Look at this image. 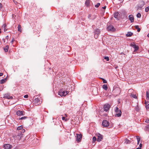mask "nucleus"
I'll return each mask as SVG.
<instances>
[{"label": "nucleus", "mask_w": 149, "mask_h": 149, "mask_svg": "<svg viewBox=\"0 0 149 149\" xmlns=\"http://www.w3.org/2000/svg\"><path fill=\"white\" fill-rule=\"evenodd\" d=\"M108 24L107 25V30L109 31L114 32L116 31V29L112 25H108Z\"/></svg>", "instance_id": "obj_1"}, {"label": "nucleus", "mask_w": 149, "mask_h": 149, "mask_svg": "<svg viewBox=\"0 0 149 149\" xmlns=\"http://www.w3.org/2000/svg\"><path fill=\"white\" fill-rule=\"evenodd\" d=\"M94 38L95 39H97L99 36L100 33V31L99 29H95L94 31Z\"/></svg>", "instance_id": "obj_2"}, {"label": "nucleus", "mask_w": 149, "mask_h": 149, "mask_svg": "<svg viewBox=\"0 0 149 149\" xmlns=\"http://www.w3.org/2000/svg\"><path fill=\"white\" fill-rule=\"evenodd\" d=\"M58 95L61 96H65V88L61 89L58 92Z\"/></svg>", "instance_id": "obj_3"}, {"label": "nucleus", "mask_w": 149, "mask_h": 149, "mask_svg": "<svg viewBox=\"0 0 149 149\" xmlns=\"http://www.w3.org/2000/svg\"><path fill=\"white\" fill-rule=\"evenodd\" d=\"M115 112L117 113L116 114V115L118 117L120 116L121 115V112L120 110H119V108L116 107V109L115 110Z\"/></svg>", "instance_id": "obj_4"}, {"label": "nucleus", "mask_w": 149, "mask_h": 149, "mask_svg": "<svg viewBox=\"0 0 149 149\" xmlns=\"http://www.w3.org/2000/svg\"><path fill=\"white\" fill-rule=\"evenodd\" d=\"M111 106L108 104H105L104 106V111H107L110 108Z\"/></svg>", "instance_id": "obj_5"}, {"label": "nucleus", "mask_w": 149, "mask_h": 149, "mask_svg": "<svg viewBox=\"0 0 149 149\" xmlns=\"http://www.w3.org/2000/svg\"><path fill=\"white\" fill-rule=\"evenodd\" d=\"M42 102V99L40 97H35V99H34L35 102Z\"/></svg>", "instance_id": "obj_6"}, {"label": "nucleus", "mask_w": 149, "mask_h": 149, "mask_svg": "<svg viewBox=\"0 0 149 149\" xmlns=\"http://www.w3.org/2000/svg\"><path fill=\"white\" fill-rule=\"evenodd\" d=\"M102 125L104 127H107L109 125V122L107 120H104L102 122Z\"/></svg>", "instance_id": "obj_7"}, {"label": "nucleus", "mask_w": 149, "mask_h": 149, "mask_svg": "<svg viewBox=\"0 0 149 149\" xmlns=\"http://www.w3.org/2000/svg\"><path fill=\"white\" fill-rule=\"evenodd\" d=\"M25 132V130L23 129V126L21 125L19 126V134L20 133L21 135H22V133H24Z\"/></svg>", "instance_id": "obj_8"}, {"label": "nucleus", "mask_w": 149, "mask_h": 149, "mask_svg": "<svg viewBox=\"0 0 149 149\" xmlns=\"http://www.w3.org/2000/svg\"><path fill=\"white\" fill-rule=\"evenodd\" d=\"M131 46L134 48L135 49L134 51V52L139 49V47L137 45H136L134 43H131Z\"/></svg>", "instance_id": "obj_9"}, {"label": "nucleus", "mask_w": 149, "mask_h": 149, "mask_svg": "<svg viewBox=\"0 0 149 149\" xmlns=\"http://www.w3.org/2000/svg\"><path fill=\"white\" fill-rule=\"evenodd\" d=\"M77 135V141H78L80 142L81 141L82 135L81 134H76Z\"/></svg>", "instance_id": "obj_10"}, {"label": "nucleus", "mask_w": 149, "mask_h": 149, "mask_svg": "<svg viewBox=\"0 0 149 149\" xmlns=\"http://www.w3.org/2000/svg\"><path fill=\"white\" fill-rule=\"evenodd\" d=\"M12 147V146L8 144H4L3 146V147L6 149H10Z\"/></svg>", "instance_id": "obj_11"}, {"label": "nucleus", "mask_w": 149, "mask_h": 149, "mask_svg": "<svg viewBox=\"0 0 149 149\" xmlns=\"http://www.w3.org/2000/svg\"><path fill=\"white\" fill-rule=\"evenodd\" d=\"M129 19L131 22H133L134 21V17L133 15H130L129 16Z\"/></svg>", "instance_id": "obj_12"}, {"label": "nucleus", "mask_w": 149, "mask_h": 149, "mask_svg": "<svg viewBox=\"0 0 149 149\" xmlns=\"http://www.w3.org/2000/svg\"><path fill=\"white\" fill-rule=\"evenodd\" d=\"M130 95V96L131 97L133 98H134L136 99V100H138V96L136 95V94H134V93L132 94L131 95Z\"/></svg>", "instance_id": "obj_13"}, {"label": "nucleus", "mask_w": 149, "mask_h": 149, "mask_svg": "<svg viewBox=\"0 0 149 149\" xmlns=\"http://www.w3.org/2000/svg\"><path fill=\"white\" fill-rule=\"evenodd\" d=\"M97 137V141L98 142H100L102 139L103 136L102 135L99 134V135H98Z\"/></svg>", "instance_id": "obj_14"}, {"label": "nucleus", "mask_w": 149, "mask_h": 149, "mask_svg": "<svg viewBox=\"0 0 149 149\" xmlns=\"http://www.w3.org/2000/svg\"><path fill=\"white\" fill-rule=\"evenodd\" d=\"M128 93L130 95L134 93V91L133 89H130L128 91Z\"/></svg>", "instance_id": "obj_15"}, {"label": "nucleus", "mask_w": 149, "mask_h": 149, "mask_svg": "<svg viewBox=\"0 0 149 149\" xmlns=\"http://www.w3.org/2000/svg\"><path fill=\"white\" fill-rule=\"evenodd\" d=\"M114 92L115 93H116L117 92V93L119 94L120 92V90L119 88H116V89L113 90Z\"/></svg>", "instance_id": "obj_16"}, {"label": "nucleus", "mask_w": 149, "mask_h": 149, "mask_svg": "<svg viewBox=\"0 0 149 149\" xmlns=\"http://www.w3.org/2000/svg\"><path fill=\"white\" fill-rule=\"evenodd\" d=\"M146 98L147 100H149V90H147L146 92Z\"/></svg>", "instance_id": "obj_17"}, {"label": "nucleus", "mask_w": 149, "mask_h": 149, "mask_svg": "<svg viewBox=\"0 0 149 149\" xmlns=\"http://www.w3.org/2000/svg\"><path fill=\"white\" fill-rule=\"evenodd\" d=\"M4 97L8 99H12V97L10 96L8 94H7L5 95Z\"/></svg>", "instance_id": "obj_18"}, {"label": "nucleus", "mask_w": 149, "mask_h": 149, "mask_svg": "<svg viewBox=\"0 0 149 149\" xmlns=\"http://www.w3.org/2000/svg\"><path fill=\"white\" fill-rule=\"evenodd\" d=\"M133 35V33L130 32H128L126 34L127 37H129L132 36Z\"/></svg>", "instance_id": "obj_19"}, {"label": "nucleus", "mask_w": 149, "mask_h": 149, "mask_svg": "<svg viewBox=\"0 0 149 149\" xmlns=\"http://www.w3.org/2000/svg\"><path fill=\"white\" fill-rule=\"evenodd\" d=\"M25 112L24 111L19 110V116H23L25 114Z\"/></svg>", "instance_id": "obj_20"}, {"label": "nucleus", "mask_w": 149, "mask_h": 149, "mask_svg": "<svg viewBox=\"0 0 149 149\" xmlns=\"http://www.w3.org/2000/svg\"><path fill=\"white\" fill-rule=\"evenodd\" d=\"M7 81L6 78H5L3 79H2L0 81V83L1 84H3L5 83Z\"/></svg>", "instance_id": "obj_21"}, {"label": "nucleus", "mask_w": 149, "mask_h": 149, "mask_svg": "<svg viewBox=\"0 0 149 149\" xmlns=\"http://www.w3.org/2000/svg\"><path fill=\"white\" fill-rule=\"evenodd\" d=\"M119 13L118 12H115L114 13V17L115 18H117L118 16Z\"/></svg>", "instance_id": "obj_22"}, {"label": "nucleus", "mask_w": 149, "mask_h": 149, "mask_svg": "<svg viewBox=\"0 0 149 149\" xmlns=\"http://www.w3.org/2000/svg\"><path fill=\"white\" fill-rule=\"evenodd\" d=\"M131 142V141L128 140L127 139H125V143L126 144H129Z\"/></svg>", "instance_id": "obj_23"}, {"label": "nucleus", "mask_w": 149, "mask_h": 149, "mask_svg": "<svg viewBox=\"0 0 149 149\" xmlns=\"http://www.w3.org/2000/svg\"><path fill=\"white\" fill-rule=\"evenodd\" d=\"M28 118V117L26 116H24L22 117H21L19 116V120H25Z\"/></svg>", "instance_id": "obj_24"}, {"label": "nucleus", "mask_w": 149, "mask_h": 149, "mask_svg": "<svg viewBox=\"0 0 149 149\" xmlns=\"http://www.w3.org/2000/svg\"><path fill=\"white\" fill-rule=\"evenodd\" d=\"M135 28L137 30V31L139 32L140 31L141 29L139 28L138 25H136L134 26Z\"/></svg>", "instance_id": "obj_25"}, {"label": "nucleus", "mask_w": 149, "mask_h": 149, "mask_svg": "<svg viewBox=\"0 0 149 149\" xmlns=\"http://www.w3.org/2000/svg\"><path fill=\"white\" fill-rule=\"evenodd\" d=\"M8 46L6 45V47L3 48V49L5 52H7L8 51Z\"/></svg>", "instance_id": "obj_26"}, {"label": "nucleus", "mask_w": 149, "mask_h": 149, "mask_svg": "<svg viewBox=\"0 0 149 149\" xmlns=\"http://www.w3.org/2000/svg\"><path fill=\"white\" fill-rule=\"evenodd\" d=\"M90 3V0H86L85 2V4L87 6H88Z\"/></svg>", "instance_id": "obj_27"}, {"label": "nucleus", "mask_w": 149, "mask_h": 149, "mask_svg": "<svg viewBox=\"0 0 149 149\" xmlns=\"http://www.w3.org/2000/svg\"><path fill=\"white\" fill-rule=\"evenodd\" d=\"M103 88L105 90H107L108 89V87L106 84H104L103 86Z\"/></svg>", "instance_id": "obj_28"}, {"label": "nucleus", "mask_w": 149, "mask_h": 149, "mask_svg": "<svg viewBox=\"0 0 149 149\" xmlns=\"http://www.w3.org/2000/svg\"><path fill=\"white\" fill-rule=\"evenodd\" d=\"M146 105V107L147 110L149 109V103H145Z\"/></svg>", "instance_id": "obj_29"}, {"label": "nucleus", "mask_w": 149, "mask_h": 149, "mask_svg": "<svg viewBox=\"0 0 149 149\" xmlns=\"http://www.w3.org/2000/svg\"><path fill=\"white\" fill-rule=\"evenodd\" d=\"M145 2L144 1H140L139 3L140 4H141V5L142 6H143L144 4H145Z\"/></svg>", "instance_id": "obj_30"}, {"label": "nucleus", "mask_w": 149, "mask_h": 149, "mask_svg": "<svg viewBox=\"0 0 149 149\" xmlns=\"http://www.w3.org/2000/svg\"><path fill=\"white\" fill-rule=\"evenodd\" d=\"M136 137L137 140V144H139L140 140V138L138 136H136Z\"/></svg>", "instance_id": "obj_31"}, {"label": "nucleus", "mask_w": 149, "mask_h": 149, "mask_svg": "<svg viewBox=\"0 0 149 149\" xmlns=\"http://www.w3.org/2000/svg\"><path fill=\"white\" fill-rule=\"evenodd\" d=\"M141 14L140 13H138L136 15V16L137 17L140 18L141 17Z\"/></svg>", "instance_id": "obj_32"}, {"label": "nucleus", "mask_w": 149, "mask_h": 149, "mask_svg": "<svg viewBox=\"0 0 149 149\" xmlns=\"http://www.w3.org/2000/svg\"><path fill=\"white\" fill-rule=\"evenodd\" d=\"M104 58L107 61H109V58L108 56H105L104 57Z\"/></svg>", "instance_id": "obj_33"}, {"label": "nucleus", "mask_w": 149, "mask_h": 149, "mask_svg": "<svg viewBox=\"0 0 149 149\" xmlns=\"http://www.w3.org/2000/svg\"><path fill=\"white\" fill-rule=\"evenodd\" d=\"M100 5V3H97L96 5H95V7L96 8H98Z\"/></svg>", "instance_id": "obj_34"}, {"label": "nucleus", "mask_w": 149, "mask_h": 149, "mask_svg": "<svg viewBox=\"0 0 149 149\" xmlns=\"http://www.w3.org/2000/svg\"><path fill=\"white\" fill-rule=\"evenodd\" d=\"M149 10V6H148L146 8L145 11L146 12H148Z\"/></svg>", "instance_id": "obj_35"}, {"label": "nucleus", "mask_w": 149, "mask_h": 149, "mask_svg": "<svg viewBox=\"0 0 149 149\" xmlns=\"http://www.w3.org/2000/svg\"><path fill=\"white\" fill-rule=\"evenodd\" d=\"M93 142H94L96 140V138L95 136H94L93 137Z\"/></svg>", "instance_id": "obj_36"}, {"label": "nucleus", "mask_w": 149, "mask_h": 149, "mask_svg": "<svg viewBox=\"0 0 149 149\" xmlns=\"http://www.w3.org/2000/svg\"><path fill=\"white\" fill-rule=\"evenodd\" d=\"M21 26L20 25H19V32L21 33L22 32V30L21 29Z\"/></svg>", "instance_id": "obj_37"}, {"label": "nucleus", "mask_w": 149, "mask_h": 149, "mask_svg": "<svg viewBox=\"0 0 149 149\" xmlns=\"http://www.w3.org/2000/svg\"><path fill=\"white\" fill-rule=\"evenodd\" d=\"M70 91H65V95L69 93Z\"/></svg>", "instance_id": "obj_38"}, {"label": "nucleus", "mask_w": 149, "mask_h": 149, "mask_svg": "<svg viewBox=\"0 0 149 149\" xmlns=\"http://www.w3.org/2000/svg\"><path fill=\"white\" fill-rule=\"evenodd\" d=\"M62 119L63 120H65V121H67V120H68V119H65V117H62Z\"/></svg>", "instance_id": "obj_39"}, {"label": "nucleus", "mask_w": 149, "mask_h": 149, "mask_svg": "<svg viewBox=\"0 0 149 149\" xmlns=\"http://www.w3.org/2000/svg\"><path fill=\"white\" fill-rule=\"evenodd\" d=\"M142 7H143V6H142L141 4H139V5L138 6V8H141Z\"/></svg>", "instance_id": "obj_40"}, {"label": "nucleus", "mask_w": 149, "mask_h": 149, "mask_svg": "<svg viewBox=\"0 0 149 149\" xmlns=\"http://www.w3.org/2000/svg\"><path fill=\"white\" fill-rule=\"evenodd\" d=\"M147 130L149 131V124L146 127Z\"/></svg>", "instance_id": "obj_41"}, {"label": "nucleus", "mask_w": 149, "mask_h": 149, "mask_svg": "<svg viewBox=\"0 0 149 149\" xmlns=\"http://www.w3.org/2000/svg\"><path fill=\"white\" fill-rule=\"evenodd\" d=\"M13 2H14V3L15 4V5H17V3H18V2L17 1H15V0H13Z\"/></svg>", "instance_id": "obj_42"}, {"label": "nucleus", "mask_w": 149, "mask_h": 149, "mask_svg": "<svg viewBox=\"0 0 149 149\" xmlns=\"http://www.w3.org/2000/svg\"><path fill=\"white\" fill-rule=\"evenodd\" d=\"M24 97L25 98H28V95H26L24 96Z\"/></svg>", "instance_id": "obj_43"}, {"label": "nucleus", "mask_w": 149, "mask_h": 149, "mask_svg": "<svg viewBox=\"0 0 149 149\" xmlns=\"http://www.w3.org/2000/svg\"><path fill=\"white\" fill-rule=\"evenodd\" d=\"M145 122L147 123H149V119H146V120Z\"/></svg>", "instance_id": "obj_44"}, {"label": "nucleus", "mask_w": 149, "mask_h": 149, "mask_svg": "<svg viewBox=\"0 0 149 149\" xmlns=\"http://www.w3.org/2000/svg\"><path fill=\"white\" fill-rule=\"evenodd\" d=\"M103 83H107V81L106 80H104V79H103Z\"/></svg>", "instance_id": "obj_45"}, {"label": "nucleus", "mask_w": 149, "mask_h": 149, "mask_svg": "<svg viewBox=\"0 0 149 149\" xmlns=\"http://www.w3.org/2000/svg\"><path fill=\"white\" fill-rule=\"evenodd\" d=\"M8 38H9V36H7L5 37L6 39L7 40H8Z\"/></svg>", "instance_id": "obj_46"}, {"label": "nucleus", "mask_w": 149, "mask_h": 149, "mask_svg": "<svg viewBox=\"0 0 149 149\" xmlns=\"http://www.w3.org/2000/svg\"><path fill=\"white\" fill-rule=\"evenodd\" d=\"M142 143H141L140 144H139V147H139L140 148H141L142 147Z\"/></svg>", "instance_id": "obj_47"}, {"label": "nucleus", "mask_w": 149, "mask_h": 149, "mask_svg": "<svg viewBox=\"0 0 149 149\" xmlns=\"http://www.w3.org/2000/svg\"><path fill=\"white\" fill-rule=\"evenodd\" d=\"M2 40L4 42H6V39H5L3 38L2 39Z\"/></svg>", "instance_id": "obj_48"}, {"label": "nucleus", "mask_w": 149, "mask_h": 149, "mask_svg": "<svg viewBox=\"0 0 149 149\" xmlns=\"http://www.w3.org/2000/svg\"><path fill=\"white\" fill-rule=\"evenodd\" d=\"M91 17V15L90 14H89L88 16V18H90Z\"/></svg>", "instance_id": "obj_49"}, {"label": "nucleus", "mask_w": 149, "mask_h": 149, "mask_svg": "<svg viewBox=\"0 0 149 149\" xmlns=\"http://www.w3.org/2000/svg\"><path fill=\"white\" fill-rule=\"evenodd\" d=\"M3 74L2 73H0V77L2 76Z\"/></svg>", "instance_id": "obj_50"}, {"label": "nucleus", "mask_w": 149, "mask_h": 149, "mask_svg": "<svg viewBox=\"0 0 149 149\" xmlns=\"http://www.w3.org/2000/svg\"><path fill=\"white\" fill-rule=\"evenodd\" d=\"M106 8V6H104V7H102V8L104 9H105Z\"/></svg>", "instance_id": "obj_51"}, {"label": "nucleus", "mask_w": 149, "mask_h": 149, "mask_svg": "<svg viewBox=\"0 0 149 149\" xmlns=\"http://www.w3.org/2000/svg\"><path fill=\"white\" fill-rule=\"evenodd\" d=\"M35 103V105H36V106L39 105L38 104V103Z\"/></svg>", "instance_id": "obj_52"}, {"label": "nucleus", "mask_w": 149, "mask_h": 149, "mask_svg": "<svg viewBox=\"0 0 149 149\" xmlns=\"http://www.w3.org/2000/svg\"><path fill=\"white\" fill-rule=\"evenodd\" d=\"M17 30H18L19 31V25H18L17 26Z\"/></svg>", "instance_id": "obj_53"}, {"label": "nucleus", "mask_w": 149, "mask_h": 149, "mask_svg": "<svg viewBox=\"0 0 149 149\" xmlns=\"http://www.w3.org/2000/svg\"><path fill=\"white\" fill-rule=\"evenodd\" d=\"M18 111H17V112L16 113V114H17V115H18Z\"/></svg>", "instance_id": "obj_54"}, {"label": "nucleus", "mask_w": 149, "mask_h": 149, "mask_svg": "<svg viewBox=\"0 0 149 149\" xmlns=\"http://www.w3.org/2000/svg\"><path fill=\"white\" fill-rule=\"evenodd\" d=\"M136 149H141V148H140V147L139 148L138 147V148H136Z\"/></svg>", "instance_id": "obj_55"}, {"label": "nucleus", "mask_w": 149, "mask_h": 149, "mask_svg": "<svg viewBox=\"0 0 149 149\" xmlns=\"http://www.w3.org/2000/svg\"><path fill=\"white\" fill-rule=\"evenodd\" d=\"M13 42V40H12L11 41V42H12V43Z\"/></svg>", "instance_id": "obj_56"}, {"label": "nucleus", "mask_w": 149, "mask_h": 149, "mask_svg": "<svg viewBox=\"0 0 149 149\" xmlns=\"http://www.w3.org/2000/svg\"><path fill=\"white\" fill-rule=\"evenodd\" d=\"M65 116L66 117H67V116L66 114H65Z\"/></svg>", "instance_id": "obj_57"}, {"label": "nucleus", "mask_w": 149, "mask_h": 149, "mask_svg": "<svg viewBox=\"0 0 149 149\" xmlns=\"http://www.w3.org/2000/svg\"><path fill=\"white\" fill-rule=\"evenodd\" d=\"M147 36L148 37H149V33H148V34L147 35Z\"/></svg>", "instance_id": "obj_58"}, {"label": "nucleus", "mask_w": 149, "mask_h": 149, "mask_svg": "<svg viewBox=\"0 0 149 149\" xmlns=\"http://www.w3.org/2000/svg\"><path fill=\"white\" fill-rule=\"evenodd\" d=\"M145 103H146V102H149L148 101L146 102V100H145Z\"/></svg>", "instance_id": "obj_59"}, {"label": "nucleus", "mask_w": 149, "mask_h": 149, "mask_svg": "<svg viewBox=\"0 0 149 149\" xmlns=\"http://www.w3.org/2000/svg\"><path fill=\"white\" fill-rule=\"evenodd\" d=\"M17 130H19V127H17Z\"/></svg>", "instance_id": "obj_60"}, {"label": "nucleus", "mask_w": 149, "mask_h": 149, "mask_svg": "<svg viewBox=\"0 0 149 149\" xmlns=\"http://www.w3.org/2000/svg\"><path fill=\"white\" fill-rule=\"evenodd\" d=\"M139 110V109H138L137 108V111H138Z\"/></svg>", "instance_id": "obj_61"}, {"label": "nucleus", "mask_w": 149, "mask_h": 149, "mask_svg": "<svg viewBox=\"0 0 149 149\" xmlns=\"http://www.w3.org/2000/svg\"><path fill=\"white\" fill-rule=\"evenodd\" d=\"M1 29L0 28V33H1Z\"/></svg>", "instance_id": "obj_62"}, {"label": "nucleus", "mask_w": 149, "mask_h": 149, "mask_svg": "<svg viewBox=\"0 0 149 149\" xmlns=\"http://www.w3.org/2000/svg\"><path fill=\"white\" fill-rule=\"evenodd\" d=\"M6 31V29H4V31Z\"/></svg>", "instance_id": "obj_63"}, {"label": "nucleus", "mask_w": 149, "mask_h": 149, "mask_svg": "<svg viewBox=\"0 0 149 149\" xmlns=\"http://www.w3.org/2000/svg\"><path fill=\"white\" fill-rule=\"evenodd\" d=\"M137 106H138V104H137V105H136Z\"/></svg>", "instance_id": "obj_64"}]
</instances>
